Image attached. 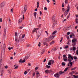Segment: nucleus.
I'll list each match as a JSON object with an SVG mask.
<instances>
[{
    "label": "nucleus",
    "mask_w": 78,
    "mask_h": 78,
    "mask_svg": "<svg viewBox=\"0 0 78 78\" xmlns=\"http://www.w3.org/2000/svg\"><path fill=\"white\" fill-rule=\"evenodd\" d=\"M68 47H69V46H66L65 48H68Z\"/></svg>",
    "instance_id": "5fc2aeb1"
},
{
    "label": "nucleus",
    "mask_w": 78,
    "mask_h": 78,
    "mask_svg": "<svg viewBox=\"0 0 78 78\" xmlns=\"http://www.w3.org/2000/svg\"><path fill=\"white\" fill-rule=\"evenodd\" d=\"M63 59H65L66 58H67V57L66 56V55H63Z\"/></svg>",
    "instance_id": "f3484780"
},
{
    "label": "nucleus",
    "mask_w": 78,
    "mask_h": 78,
    "mask_svg": "<svg viewBox=\"0 0 78 78\" xmlns=\"http://www.w3.org/2000/svg\"><path fill=\"white\" fill-rule=\"evenodd\" d=\"M76 17H78V15H76Z\"/></svg>",
    "instance_id": "774afa93"
},
{
    "label": "nucleus",
    "mask_w": 78,
    "mask_h": 78,
    "mask_svg": "<svg viewBox=\"0 0 78 78\" xmlns=\"http://www.w3.org/2000/svg\"><path fill=\"white\" fill-rule=\"evenodd\" d=\"M45 51L44 50H43L42 52H41V54H43L44 53V52H45Z\"/></svg>",
    "instance_id": "c85d7f7f"
},
{
    "label": "nucleus",
    "mask_w": 78,
    "mask_h": 78,
    "mask_svg": "<svg viewBox=\"0 0 78 78\" xmlns=\"http://www.w3.org/2000/svg\"><path fill=\"white\" fill-rule=\"evenodd\" d=\"M69 36H70V38H72V37H72V35H70Z\"/></svg>",
    "instance_id": "de8ad7c7"
},
{
    "label": "nucleus",
    "mask_w": 78,
    "mask_h": 78,
    "mask_svg": "<svg viewBox=\"0 0 78 78\" xmlns=\"http://www.w3.org/2000/svg\"><path fill=\"white\" fill-rule=\"evenodd\" d=\"M46 68H50V66H48V65H46Z\"/></svg>",
    "instance_id": "72a5a7b5"
},
{
    "label": "nucleus",
    "mask_w": 78,
    "mask_h": 78,
    "mask_svg": "<svg viewBox=\"0 0 78 78\" xmlns=\"http://www.w3.org/2000/svg\"><path fill=\"white\" fill-rule=\"evenodd\" d=\"M72 60H73V57H72L71 55L69 54L68 61L69 62V64H70V67H72V64H73V62H71V61H72Z\"/></svg>",
    "instance_id": "f257e3e1"
},
{
    "label": "nucleus",
    "mask_w": 78,
    "mask_h": 78,
    "mask_svg": "<svg viewBox=\"0 0 78 78\" xmlns=\"http://www.w3.org/2000/svg\"><path fill=\"white\" fill-rule=\"evenodd\" d=\"M41 24H39L38 26V27H41Z\"/></svg>",
    "instance_id": "e2e57ef3"
},
{
    "label": "nucleus",
    "mask_w": 78,
    "mask_h": 78,
    "mask_svg": "<svg viewBox=\"0 0 78 78\" xmlns=\"http://www.w3.org/2000/svg\"><path fill=\"white\" fill-rule=\"evenodd\" d=\"M22 38H24L25 37V34L22 35Z\"/></svg>",
    "instance_id": "79ce46f5"
},
{
    "label": "nucleus",
    "mask_w": 78,
    "mask_h": 78,
    "mask_svg": "<svg viewBox=\"0 0 78 78\" xmlns=\"http://www.w3.org/2000/svg\"><path fill=\"white\" fill-rule=\"evenodd\" d=\"M35 75H36V73H34L33 74V76H35Z\"/></svg>",
    "instance_id": "bf43d9fd"
},
{
    "label": "nucleus",
    "mask_w": 78,
    "mask_h": 78,
    "mask_svg": "<svg viewBox=\"0 0 78 78\" xmlns=\"http://www.w3.org/2000/svg\"><path fill=\"white\" fill-rule=\"evenodd\" d=\"M22 22V18H20L19 20V23H21Z\"/></svg>",
    "instance_id": "4468645a"
},
{
    "label": "nucleus",
    "mask_w": 78,
    "mask_h": 78,
    "mask_svg": "<svg viewBox=\"0 0 78 78\" xmlns=\"http://www.w3.org/2000/svg\"><path fill=\"white\" fill-rule=\"evenodd\" d=\"M25 62V60L24 59V60L22 61V62Z\"/></svg>",
    "instance_id": "864d4df0"
},
{
    "label": "nucleus",
    "mask_w": 78,
    "mask_h": 78,
    "mask_svg": "<svg viewBox=\"0 0 78 78\" xmlns=\"http://www.w3.org/2000/svg\"><path fill=\"white\" fill-rule=\"evenodd\" d=\"M55 15H54L52 17V20H54V21L55 20Z\"/></svg>",
    "instance_id": "ddd939ff"
},
{
    "label": "nucleus",
    "mask_w": 78,
    "mask_h": 78,
    "mask_svg": "<svg viewBox=\"0 0 78 78\" xmlns=\"http://www.w3.org/2000/svg\"><path fill=\"white\" fill-rule=\"evenodd\" d=\"M76 69V67L73 68L71 69V70H75Z\"/></svg>",
    "instance_id": "cd10ccee"
},
{
    "label": "nucleus",
    "mask_w": 78,
    "mask_h": 78,
    "mask_svg": "<svg viewBox=\"0 0 78 78\" xmlns=\"http://www.w3.org/2000/svg\"><path fill=\"white\" fill-rule=\"evenodd\" d=\"M70 16V13H69V15L67 16V19H68L69 18V17Z\"/></svg>",
    "instance_id": "bb28decb"
},
{
    "label": "nucleus",
    "mask_w": 78,
    "mask_h": 78,
    "mask_svg": "<svg viewBox=\"0 0 78 78\" xmlns=\"http://www.w3.org/2000/svg\"><path fill=\"white\" fill-rule=\"evenodd\" d=\"M65 14V16L66 17L67 15V14H68V12H67V11H66L64 13Z\"/></svg>",
    "instance_id": "a211bd4d"
},
{
    "label": "nucleus",
    "mask_w": 78,
    "mask_h": 78,
    "mask_svg": "<svg viewBox=\"0 0 78 78\" xmlns=\"http://www.w3.org/2000/svg\"><path fill=\"white\" fill-rule=\"evenodd\" d=\"M52 40L50 37H49L48 39H47L46 41H51Z\"/></svg>",
    "instance_id": "9b49d317"
},
{
    "label": "nucleus",
    "mask_w": 78,
    "mask_h": 78,
    "mask_svg": "<svg viewBox=\"0 0 78 78\" xmlns=\"http://www.w3.org/2000/svg\"><path fill=\"white\" fill-rule=\"evenodd\" d=\"M36 75L37 76V78H38V77H39V73L38 72H37L36 73Z\"/></svg>",
    "instance_id": "f8f14e48"
},
{
    "label": "nucleus",
    "mask_w": 78,
    "mask_h": 78,
    "mask_svg": "<svg viewBox=\"0 0 78 78\" xmlns=\"http://www.w3.org/2000/svg\"><path fill=\"white\" fill-rule=\"evenodd\" d=\"M73 58L74 59H77V57H76V56H74Z\"/></svg>",
    "instance_id": "37998d69"
},
{
    "label": "nucleus",
    "mask_w": 78,
    "mask_h": 78,
    "mask_svg": "<svg viewBox=\"0 0 78 78\" xmlns=\"http://www.w3.org/2000/svg\"><path fill=\"white\" fill-rule=\"evenodd\" d=\"M57 24V20H54V25H56Z\"/></svg>",
    "instance_id": "9d476101"
},
{
    "label": "nucleus",
    "mask_w": 78,
    "mask_h": 78,
    "mask_svg": "<svg viewBox=\"0 0 78 78\" xmlns=\"http://www.w3.org/2000/svg\"><path fill=\"white\" fill-rule=\"evenodd\" d=\"M76 54L77 55H78V50H77L76 51Z\"/></svg>",
    "instance_id": "13d9d810"
},
{
    "label": "nucleus",
    "mask_w": 78,
    "mask_h": 78,
    "mask_svg": "<svg viewBox=\"0 0 78 78\" xmlns=\"http://www.w3.org/2000/svg\"><path fill=\"white\" fill-rule=\"evenodd\" d=\"M68 2V0H65V3H67Z\"/></svg>",
    "instance_id": "a19ab883"
},
{
    "label": "nucleus",
    "mask_w": 78,
    "mask_h": 78,
    "mask_svg": "<svg viewBox=\"0 0 78 78\" xmlns=\"http://www.w3.org/2000/svg\"><path fill=\"white\" fill-rule=\"evenodd\" d=\"M17 68H18V66H17L15 67L14 69H17Z\"/></svg>",
    "instance_id": "09e8293b"
},
{
    "label": "nucleus",
    "mask_w": 78,
    "mask_h": 78,
    "mask_svg": "<svg viewBox=\"0 0 78 78\" xmlns=\"http://www.w3.org/2000/svg\"><path fill=\"white\" fill-rule=\"evenodd\" d=\"M69 67H67L66 68L65 70H64V72H66V71H67V70L68 69H69Z\"/></svg>",
    "instance_id": "c756f323"
},
{
    "label": "nucleus",
    "mask_w": 78,
    "mask_h": 78,
    "mask_svg": "<svg viewBox=\"0 0 78 78\" xmlns=\"http://www.w3.org/2000/svg\"><path fill=\"white\" fill-rule=\"evenodd\" d=\"M73 76H74L75 78H78V75L75 76V75H73Z\"/></svg>",
    "instance_id": "c9c22d12"
},
{
    "label": "nucleus",
    "mask_w": 78,
    "mask_h": 78,
    "mask_svg": "<svg viewBox=\"0 0 78 78\" xmlns=\"http://www.w3.org/2000/svg\"><path fill=\"white\" fill-rule=\"evenodd\" d=\"M37 34L39 36H40L41 35V33L40 31H39L37 33Z\"/></svg>",
    "instance_id": "6ab92c4d"
},
{
    "label": "nucleus",
    "mask_w": 78,
    "mask_h": 78,
    "mask_svg": "<svg viewBox=\"0 0 78 78\" xmlns=\"http://www.w3.org/2000/svg\"><path fill=\"white\" fill-rule=\"evenodd\" d=\"M62 66H65L66 65V63L65 62H62Z\"/></svg>",
    "instance_id": "2f4dec72"
},
{
    "label": "nucleus",
    "mask_w": 78,
    "mask_h": 78,
    "mask_svg": "<svg viewBox=\"0 0 78 78\" xmlns=\"http://www.w3.org/2000/svg\"><path fill=\"white\" fill-rule=\"evenodd\" d=\"M45 73H50V72H53V71H52L51 70H49L48 69H47L45 71Z\"/></svg>",
    "instance_id": "7ed1b4c3"
},
{
    "label": "nucleus",
    "mask_w": 78,
    "mask_h": 78,
    "mask_svg": "<svg viewBox=\"0 0 78 78\" xmlns=\"http://www.w3.org/2000/svg\"><path fill=\"white\" fill-rule=\"evenodd\" d=\"M76 49V48H75V47L73 48V50H75Z\"/></svg>",
    "instance_id": "f704fd0d"
},
{
    "label": "nucleus",
    "mask_w": 78,
    "mask_h": 78,
    "mask_svg": "<svg viewBox=\"0 0 78 78\" xmlns=\"http://www.w3.org/2000/svg\"><path fill=\"white\" fill-rule=\"evenodd\" d=\"M27 73V71H25L24 72L25 75H26Z\"/></svg>",
    "instance_id": "3c124183"
},
{
    "label": "nucleus",
    "mask_w": 78,
    "mask_h": 78,
    "mask_svg": "<svg viewBox=\"0 0 78 78\" xmlns=\"http://www.w3.org/2000/svg\"><path fill=\"white\" fill-rule=\"evenodd\" d=\"M38 46L41 47V43L40 42H39V43L38 44Z\"/></svg>",
    "instance_id": "49530a36"
},
{
    "label": "nucleus",
    "mask_w": 78,
    "mask_h": 78,
    "mask_svg": "<svg viewBox=\"0 0 78 78\" xmlns=\"http://www.w3.org/2000/svg\"><path fill=\"white\" fill-rule=\"evenodd\" d=\"M54 37H55L53 36H51L50 37V38H51L52 40V39H53L54 38Z\"/></svg>",
    "instance_id": "a878e982"
},
{
    "label": "nucleus",
    "mask_w": 78,
    "mask_h": 78,
    "mask_svg": "<svg viewBox=\"0 0 78 78\" xmlns=\"http://www.w3.org/2000/svg\"><path fill=\"white\" fill-rule=\"evenodd\" d=\"M62 8H64V3H63L62 4Z\"/></svg>",
    "instance_id": "052dcab7"
},
{
    "label": "nucleus",
    "mask_w": 78,
    "mask_h": 78,
    "mask_svg": "<svg viewBox=\"0 0 78 78\" xmlns=\"http://www.w3.org/2000/svg\"><path fill=\"white\" fill-rule=\"evenodd\" d=\"M0 22H2V19H0Z\"/></svg>",
    "instance_id": "6e6d98bb"
},
{
    "label": "nucleus",
    "mask_w": 78,
    "mask_h": 78,
    "mask_svg": "<svg viewBox=\"0 0 78 78\" xmlns=\"http://www.w3.org/2000/svg\"><path fill=\"white\" fill-rule=\"evenodd\" d=\"M70 34V33L69 32H68V33H67V34H68V35H69Z\"/></svg>",
    "instance_id": "8fccbe9b"
},
{
    "label": "nucleus",
    "mask_w": 78,
    "mask_h": 78,
    "mask_svg": "<svg viewBox=\"0 0 78 78\" xmlns=\"http://www.w3.org/2000/svg\"><path fill=\"white\" fill-rule=\"evenodd\" d=\"M54 43H55V42L54 41H52V42L50 43V44L52 45V44H53Z\"/></svg>",
    "instance_id": "4be33fe9"
},
{
    "label": "nucleus",
    "mask_w": 78,
    "mask_h": 78,
    "mask_svg": "<svg viewBox=\"0 0 78 78\" xmlns=\"http://www.w3.org/2000/svg\"><path fill=\"white\" fill-rule=\"evenodd\" d=\"M30 54H28L25 57V59H28V58H30Z\"/></svg>",
    "instance_id": "6e6552de"
},
{
    "label": "nucleus",
    "mask_w": 78,
    "mask_h": 78,
    "mask_svg": "<svg viewBox=\"0 0 78 78\" xmlns=\"http://www.w3.org/2000/svg\"><path fill=\"white\" fill-rule=\"evenodd\" d=\"M19 62H20V63H22V59H21L20 61H19Z\"/></svg>",
    "instance_id": "c03bdc74"
},
{
    "label": "nucleus",
    "mask_w": 78,
    "mask_h": 78,
    "mask_svg": "<svg viewBox=\"0 0 78 78\" xmlns=\"http://www.w3.org/2000/svg\"><path fill=\"white\" fill-rule=\"evenodd\" d=\"M56 31H55L53 33H52V34H55V33H56Z\"/></svg>",
    "instance_id": "ea45409f"
},
{
    "label": "nucleus",
    "mask_w": 78,
    "mask_h": 78,
    "mask_svg": "<svg viewBox=\"0 0 78 78\" xmlns=\"http://www.w3.org/2000/svg\"><path fill=\"white\" fill-rule=\"evenodd\" d=\"M39 1L37 2V8H39Z\"/></svg>",
    "instance_id": "5701e85b"
},
{
    "label": "nucleus",
    "mask_w": 78,
    "mask_h": 78,
    "mask_svg": "<svg viewBox=\"0 0 78 78\" xmlns=\"http://www.w3.org/2000/svg\"><path fill=\"white\" fill-rule=\"evenodd\" d=\"M69 50H70L71 51L72 50H73V48H70Z\"/></svg>",
    "instance_id": "680f3d73"
},
{
    "label": "nucleus",
    "mask_w": 78,
    "mask_h": 78,
    "mask_svg": "<svg viewBox=\"0 0 78 78\" xmlns=\"http://www.w3.org/2000/svg\"><path fill=\"white\" fill-rule=\"evenodd\" d=\"M20 38H19V39H17V37H15V41L16 42H19L20 41Z\"/></svg>",
    "instance_id": "0eeeda50"
},
{
    "label": "nucleus",
    "mask_w": 78,
    "mask_h": 78,
    "mask_svg": "<svg viewBox=\"0 0 78 78\" xmlns=\"http://www.w3.org/2000/svg\"><path fill=\"white\" fill-rule=\"evenodd\" d=\"M64 73V72H62V71H61L59 72V73L60 75H62V73Z\"/></svg>",
    "instance_id": "b1692460"
},
{
    "label": "nucleus",
    "mask_w": 78,
    "mask_h": 78,
    "mask_svg": "<svg viewBox=\"0 0 78 78\" xmlns=\"http://www.w3.org/2000/svg\"><path fill=\"white\" fill-rule=\"evenodd\" d=\"M27 6L26 5L25 6V7H24V10L25 11V12H26V11H27Z\"/></svg>",
    "instance_id": "1a4fd4ad"
},
{
    "label": "nucleus",
    "mask_w": 78,
    "mask_h": 78,
    "mask_svg": "<svg viewBox=\"0 0 78 78\" xmlns=\"http://www.w3.org/2000/svg\"><path fill=\"white\" fill-rule=\"evenodd\" d=\"M59 74L58 73H56L54 75V76L56 78H59Z\"/></svg>",
    "instance_id": "423d86ee"
},
{
    "label": "nucleus",
    "mask_w": 78,
    "mask_h": 78,
    "mask_svg": "<svg viewBox=\"0 0 78 78\" xmlns=\"http://www.w3.org/2000/svg\"><path fill=\"white\" fill-rule=\"evenodd\" d=\"M6 29L5 30H4V35H3V36H5V34H6Z\"/></svg>",
    "instance_id": "393cba45"
},
{
    "label": "nucleus",
    "mask_w": 78,
    "mask_h": 78,
    "mask_svg": "<svg viewBox=\"0 0 78 78\" xmlns=\"http://www.w3.org/2000/svg\"><path fill=\"white\" fill-rule=\"evenodd\" d=\"M70 9V7H69V6H68L67 8V12H69V10Z\"/></svg>",
    "instance_id": "2eb2a0df"
},
{
    "label": "nucleus",
    "mask_w": 78,
    "mask_h": 78,
    "mask_svg": "<svg viewBox=\"0 0 78 78\" xmlns=\"http://www.w3.org/2000/svg\"><path fill=\"white\" fill-rule=\"evenodd\" d=\"M20 29H22V28H23V27L22 26H20L19 27Z\"/></svg>",
    "instance_id": "603ef678"
},
{
    "label": "nucleus",
    "mask_w": 78,
    "mask_h": 78,
    "mask_svg": "<svg viewBox=\"0 0 78 78\" xmlns=\"http://www.w3.org/2000/svg\"><path fill=\"white\" fill-rule=\"evenodd\" d=\"M5 5V2H2L0 4V8H3Z\"/></svg>",
    "instance_id": "20e7f679"
},
{
    "label": "nucleus",
    "mask_w": 78,
    "mask_h": 78,
    "mask_svg": "<svg viewBox=\"0 0 78 78\" xmlns=\"http://www.w3.org/2000/svg\"><path fill=\"white\" fill-rule=\"evenodd\" d=\"M2 61H3V59H1V60H0V62H2Z\"/></svg>",
    "instance_id": "69168bd1"
},
{
    "label": "nucleus",
    "mask_w": 78,
    "mask_h": 78,
    "mask_svg": "<svg viewBox=\"0 0 78 78\" xmlns=\"http://www.w3.org/2000/svg\"><path fill=\"white\" fill-rule=\"evenodd\" d=\"M51 51H55V49L53 48V49H52L51 50Z\"/></svg>",
    "instance_id": "4d7b16f0"
},
{
    "label": "nucleus",
    "mask_w": 78,
    "mask_h": 78,
    "mask_svg": "<svg viewBox=\"0 0 78 78\" xmlns=\"http://www.w3.org/2000/svg\"><path fill=\"white\" fill-rule=\"evenodd\" d=\"M40 15H42V12L40 11Z\"/></svg>",
    "instance_id": "0e129e2a"
},
{
    "label": "nucleus",
    "mask_w": 78,
    "mask_h": 78,
    "mask_svg": "<svg viewBox=\"0 0 78 78\" xmlns=\"http://www.w3.org/2000/svg\"><path fill=\"white\" fill-rule=\"evenodd\" d=\"M73 73H74V71H72V72H71L69 74L70 75H72L73 74Z\"/></svg>",
    "instance_id": "412c9836"
},
{
    "label": "nucleus",
    "mask_w": 78,
    "mask_h": 78,
    "mask_svg": "<svg viewBox=\"0 0 78 78\" xmlns=\"http://www.w3.org/2000/svg\"><path fill=\"white\" fill-rule=\"evenodd\" d=\"M39 30V28H34V30H33V33H34V32H36V33H37V31L36 30Z\"/></svg>",
    "instance_id": "39448f33"
},
{
    "label": "nucleus",
    "mask_w": 78,
    "mask_h": 78,
    "mask_svg": "<svg viewBox=\"0 0 78 78\" xmlns=\"http://www.w3.org/2000/svg\"><path fill=\"white\" fill-rule=\"evenodd\" d=\"M49 62H50L51 64H53V63H54V61L51 60Z\"/></svg>",
    "instance_id": "dca6fc26"
},
{
    "label": "nucleus",
    "mask_w": 78,
    "mask_h": 78,
    "mask_svg": "<svg viewBox=\"0 0 78 78\" xmlns=\"http://www.w3.org/2000/svg\"><path fill=\"white\" fill-rule=\"evenodd\" d=\"M44 45H46V46H48V44L46 43H44Z\"/></svg>",
    "instance_id": "473e14b6"
},
{
    "label": "nucleus",
    "mask_w": 78,
    "mask_h": 78,
    "mask_svg": "<svg viewBox=\"0 0 78 78\" xmlns=\"http://www.w3.org/2000/svg\"><path fill=\"white\" fill-rule=\"evenodd\" d=\"M6 48V45H5L4 44L3 45V48L5 49Z\"/></svg>",
    "instance_id": "e433bc0d"
},
{
    "label": "nucleus",
    "mask_w": 78,
    "mask_h": 78,
    "mask_svg": "<svg viewBox=\"0 0 78 78\" xmlns=\"http://www.w3.org/2000/svg\"><path fill=\"white\" fill-rule=\"evenodd\" d=\"M47 1L48 3H49L50 2V0H47Z\"/></svg>",
    "instance_id": "338daca9"
},
{
    "label": "nucleus",
    "mask_w": 78,
    "mask_h": 78,
    "mask_svg": "<svg viewBox=\"0 0 78 78\" xmlns=\"http://www.w3.org/2000/svg\"><path fill=\"white\" fill-rule=\"evenodd\" d=\"M48 64L49 66H51V64L50 61H49V62L48 63Z\"/></svg>",
    "instance_id": "7c9ffc66"
},
{
    "label": "nucleus",
    "mask_w": 78,
    "mask_h": 78,
    "mask_svg": "<svg viewBox=\"0 0 78 78\" xmlns=\"http://www.w3.org/2000/svg\"><path fill=\"white\" fill-rule=\"evenodd\" d=\"M27 47H31V45L30 44H27Z\"/></svg>",
    "instance_id": "58836bf2"
},
{
    "label": "nucleus",
    "mask_w": 78,
    "mask_h": 78,
    "mask_svg": "<svg viewBox=\"0 0 78 78\" xmlns=\"http://www.w3.org/2000/svg\"><path fill=\"white\" fill-rule=\"evenodd\" d=\"M37 14V13L36 12H35L34 13V16H35V18L36 17V14Z\"/></svg>",
    "instance_id": "aec40b11"
},
{
    "label": "nucleus",
    "mask_w": 78,
    "mask_h": 78,
    "mask_svg": "<svg viewBox=\"0 0 78 78\" xmlns=\"http://www.w3.org/2000/svg\"><path fill=\"white\" fill-rule=\"evenodd\" d=\"M72 42L73 43V45H75L76 44V39H73L72 41Z\"/></svg>",
    "instance_id": "f03ea898"
},
{
    "label": "nucleus",
    "mask_w": 78,
    "mask_h": 78,
    "mask_svg": "<svg viewBox=\"0 0 78 78\" xmlns=\"http://www.w3.org/2000/svg\"><path fill=\"white\" fill-rule=\"evenodd\" d=\"M44 10H46V11H47V8L46 7H45L44 8Z\"/></svg>",
    "instance_id": "a18cd8bd"
},
{
    "label": "nucleus",
    "mask_w": 78,
    "mask_h": 78,
    "mask_svg": "<svg viewBox=\"0 0 78 78\" xmlns=\"http://www.w3.org/2000/svg\"><path fill=\"white\" fill-rule=\"evenodd\" d=\"M63 60L64 61H67V58H63Z\"/></svg>",
    "instance_id": "4c0bfd02"
}]
</instances>
